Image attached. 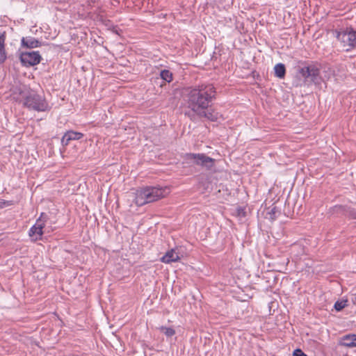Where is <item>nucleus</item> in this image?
Returning <instances> with one entry per match:
<instances>
[{
  "instance_id": "obj_1",
  "label": "nucleus",
  "mask_w": 356,
  "mask_h": 356,
  "mask_svg": "<svg viewBox=\"0 0 356 356\" xmlns=\"http://www.w3.org/2000/svg\"><path fill=\"white\" fill-rule=\"evenodd\" d=\"M186 101L188 107L195 114L202 109H207L216 98V88L212 84H202L186 89Z\"/></svg>"
},
{
  "instance_id": "obj_2",
  "label": "nucleus",
  "mask_w": 356,
  "mask_h": 356,
  "mask_svg": "<svg viewBox=\"0 0 356 356\" xmlns=\"http://www.w3.org/2000/svg\"><path fill=\"white\" fill-rule=\"evenodd\" d=\"M13 96L16 101L22 102L23 106L29 110L42 112L49 109V104L44 97L25 86L15 88Z\"/></svg>"
},
{
  "instance_id": "obj_3",
  "label": "nucleus",
  "mask_w": 356,
  "mask_h": 356,
  "mask_svg": "<svg viewBox=\"0 0 356 356\" xmlns=\"http://www.w3.org/2000/svg\"><path fill=\"white\" fill-rule=\"evenodd\" d=\"M168 193V188L147 187L137 191L135 202L137 205L142 206L157 201Z\"/></svg>"
},
{
  "instance_id": "obj_4",
  "label": "nucleus",
  "mask_w": 356,
  "mask_h": 356,
  "mask_svg": "<svg viewBox=\"0 0 356 356\" xmlns=\"http://www.w3.org/2000/svg\"><path fill=\"white\" fill-rule=\"evenodd\" d=\"M300 74L304 79L305 85L309 86L312 83L320 85L321 76L320 75V65L318 63H309L300 68Z\"/></svg>"
},
{
  "instance_id": "obj_5",
  "label": "nucleus",
  "mask_w": 356,
  "mask_h": 356,
  "mask_svg": "<svg viewBox=\"0 0 356 356\" xmlns=\"http://www.w3.org/2000/svg\"><path fill=\"white\" fill-rule=\"evenodd\" d=\"M336 37L346 51L356 49V31L352 28L337 32Z\"/></svg>"
},
{
  "instance_id": "obj_6",
  "label": "nucleus",
  "mask_w": 356,
  "mask_h": 356,
  "mask_svg": "<svg viewBox=\"0 0 356 356\" xmlns=\"http://www.w3.org/2000/svg\"><path fill=\"white\" fill-rule=\"evenodd\" d=\"M186 159L192 161L194 164L201 165L207 170H211L215 163V159L204 154L189 153L186 154Z\"/></svg>"
},
{
  "instance_id": "obj_7",
  "label": "nucleus",
  "mask_w": 356,
  "mask_h": 356,
  "mask_svg": "<svg viewBox=\"0 0 356 356\" xmlns=\"http://www.w3.org/2000/svg\"><path fill=\"white\" fill-rule=\"evenodd\" d=\"M47 218V215L42 213L40 217L37 220L35 224L30 229L29 236L34 238V241L41 239V236L43 234V228L44 227V221Z\"/></svg>"
},
{
  "instance_id": "obj_8",
  "label": "nucleus",
  "mask_w": 356,
  "mask_h": 356,
  "mask_svg": "<svg viewBox=\"0 0 356 356\" xmlns=\"http://www.w3.org/2000/svg\"><path fill=\"white\" fill-rule=\"evenodd\" d=\"M19 59L24 66H33L40 62L41 56L38 51L22 52L20 54Z\"/></svg>"
},
{
  "instance_id": "obj_9",
  "label": "nucleus",
  "mask_w": 356,
  "mask_h": 356,
  "mask_svg": "<svg viewBox=\"0 0 356 356\" xmlns=\"http://www.w3.org/2000/svg\"><path fill=\"white\" fill-rule=\"evenodd\" d=\"M200 118H205L210 121H217L221 115L216 112L213 108L209 106L207 109H202L201 111L196 113Z\"/></svg>"
},
{
  "instance_id": "obj_10",
  "label": "nucleus",
  "mask_w": 356,
  "mask_h": 356,
  "mask_svg": "<svg viewBox=\"0 0 356 356\" xmlns=\"http://www.w3.org/2000/svg\"><path fill=\"white\" fill-rule=\"evenodd\" d=\"M83 134L81 132L68 131H67L61 139V143L64 146H67L70 140H79L82 138Z\"/></svg>"
},
{
  "instance_id": "obj_11",
  "label": "nucleus",
  "mask_w": 356,
  "mask_h": 356,
  "mask_svg": "<svg viewBox=\"0 0 356 356\" xmlns=\"http://www.w3.org/2000/svg\"><path fill=\"white\" fill-rule=\"evenodd\" d=\"M180 259L179 253L175 249H171L165 252V254L160 259L161 261L165 264L176 262Z\"/></svg>"
},
{
  "instance_id": "obj_12",
  "label": "nucleus",
  "mask_w": 356,
  "mask_h": 356,
  "mask_svg": "<svg viewBox=\"0 0 356 356\" xmlns=\"http://www.w3.org/2000/svg\"><path fill=\"white\" fill-rule=\"evenodd\" d=\"M6 39V32L0 34V65L3 64L7 59V53L5 49V42Z\"/></svg>"
},
{
  "instance_id": "obj_13",
  "label": "nucleus",
  "mask_w": 356,
  "mask_h": 356,
  "mask_svg": "<svg viewBox=\"0 0 356 356\" xmlns=\"http://www.w3.org/2000/svg\"><path fill=\"white\" fill-rule=\"evenodd\" d=\"M41 42L33 37H26L22 39V46L26 48H35L40 47Z\"/></svg>"
},
{
  "instance_id": "obj_14",
  "label": "nucleus",
  "mask_w": 356,
  "mask_h": 356,
  "mask_svg": "<svg viewBox=\"0 0 356 356\" xmlns=\"http://www.w3.org/2000/svg\"><path fill=\"white\" fill-rule=\"evenodd\" d=\"M341 344L346 347H356V334L343 337Z\"/></svg>"
},
{
  "instance_id": "obj_15",
  "label": "nucleus",
  "mask_w": 356,
  "mask_h": 356,
  "mask_svg": "<svg viewBox=\"0 0 356 356\" xmlns=\"http://www.w3.org/2000/svg\"><path fill=\"white\" fill-rule=\"evenodd\" d=\"M275 76L280 79H283L286 74L285 65L282 63H278L275 65L274 67Z\"/></svg>"
},
{
  "instance_id": "obj_16",
  "label": "nucleus",
  "mask_w": 356,
  "mask_h": 356,
  "mask_svg": "<svg viewBox=\"0 0 356 356\" xmlns=\"http://www.w3.org/2000/svg\"><path fill=\"white\" fill-rule=\"evenodd\" d=\"M161 78L168 83L172 81V73L168 70H163L160 73Z\"/></svg>"
},
{
  "instance_id": "obj_17",
  "label": "nucleus",
  "mask_w": 356,
  "mask_h": 356,
  "mask_svg": "<svg viewBox=\"0 0 356 356\" xmlns=\"http://www.w3.org/2000/svg\"><path fill=\"white\" fill-rule=\"evenodd\" d=\"M159 330L168 337H172L175 334V330L172 327L161 326L159 327Z\"/></svg>"
},
{
  "instance_id": "obj_18",
  "label": "nucleus",
  "mask_w": 356,
  "mask_h": 356,
  "mask_svg": "<svg viewBox=\"0 0 356 356\" xmlns=\"http://www.w3.org/2000/svg\"><path fill=\"white\" fill-rule=\"evenodd\" d=\"M277 213H280V211L277 209V207H273L270 211L267 213L266 218L274 220L277 218Z\"/></svg>"
},
{
  "instance_id": "obj_19",
  "label": "nucleus",
  "mask_w": 356,
  "mask_h": 356,
  "mask_svg": "<svg viewBox=\"0 0 356 356\" xmlns=\"http://www.w3.org/2000/svg\"><path fill=\"white\" fill-rule=\"evenodd\" d=\"M346 305L347 300H341L335 302L334 307L337 311L339 312L342 310Z\"/></svg>"
},
{
  "instance_id": "obj_20",
  "label": "nucleus",
  "mask_w": 356,
  "mask_h": 356,
  "mask_svg": "<svg viewBox=\"0 0 356 356\" xmlns=\"http://www.w3.org/2000/svg\"><path fill=\"white\" fill-rule=\"evenodd\" d=\"M293 356H307L300 349H296L293 351Z\"/></svg>"
},
{
  "instance_id": "obj_21",
  "label": "nucleus",
  "mask_w": 356,
  "mask_h": 356,
  "mask_svg": "<svg viewBox=\"0 0 356 356\" xmlns=\"http://www.w3.org/2000/svg\"><path fill=\"white\" fill-rule=\"evenodd\" d=\"M251 296H248V295H245V296H240L239 294H237L236 296V298L239 300V301H246L248 300L249 298H250Z\"/></svg>"
},
{
  "instance_id": "obj_22",
  "label": "nucleus",
  "mask_w": 356,
  "mask_h": 356,
  "mask_svg": "<svg viewBox=\"0 0 356 356\" xmlns=\"http://www.w3.org/2000/svg\"><path fill=\"white\" fill-rule=\"evenodd\" d=\"M334 209L337 211L339 210H342L344 209V207L343 206H341V205H337L334 207Z\"/></svg>"
},
{
  "instance_id": "obj_23",
  "label": "nucleus",
  "mask_w": 356,
  "mask_h": 356,
  "mask_svg": "<svg viewBox=\"0 0 356 356\" xmlns=\"http://www.w3.org/2000/svg\"><path fill=\"white\" fill-rule=\"evenodd\" d=\"M353 302L356 305V293L354 295V298L353 299Z\"/></svg>"
}]
</instances>
